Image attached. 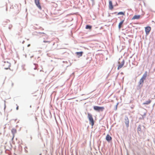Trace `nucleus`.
<instances>
[{"mask_svg": "<svg viewBox=\"0 0 155 155\" xmlns=\"http://www.w3.org/2000/svg\"><path fill=\"white\" fill-rule=\"evenodd\" d=\"M147 72H145L143 74L141 78L140 79L138 85L137 87V89L138 90L140 89L142 86L144 80L146 78L147 76Z\"/></svg>", "mask_w": 155, "mask_h": 155, "instance_id": "nucleus-1", "label": "nucleus"}, {"mask_svg": "<svg viewBox=\"0 0 155 155\" xmlns=\"http://www.w3.org/2000/svg\"><path fill=\"white\" fill-rule=\"evenodd\" d=\"M4 63L5 64H4V66H5V69L7 70L9 69V68L11 66V64L8 61H5Z\"/></svg>", "mask_w": 155, "mask_h": 155, "instance_id": "nucleus-2", "label": "nucleus"}, {"mask_svg": "<svg viewBox=\"0 0 155 155\" xmlns=\"http://www.w3.org/2000/svg\"><path fill=\"white\" fill-rule=\"evenodd\" d=\"M35 4L36 5V6L40 10H41V6L40 0L36 1H34Z\"/></svg>", "mask_w": 155, "mask_h": 155, "instance_id": "nucleus-3", "label": "nucleus"}, {"mask_svg": "<svg viewBox=\"0 0 155 155\" xmlns=\"http://www.w3.org/2000/svg\"><path fill=\"white\" fill-rule=\"evenodd\" d=\"M118 63L119 64L118 68H117V69L119 70L120 68H121L124 65V61L123 59L122 61L121 62V63H120V62L118 61Z\"/></svg>", "mask_w": 155, "mask_h": 155, "instance_id": "nucleus-4", "label": "nucleus"}, {"mask_svg": "<svg viewBox=\"0 0 155 155\" xmlns=\"http://www.w3.org/2000/svg\"><path fill=\"white\" fill-rule=\"evenodd\" d=\"M151 30V27L150 26H147L145 28V31L146 35H148Z\"/></svg>", "mask_w": 155, "mask_h": 155, "instance_id": "nucleus-5", "label": "nucleus"}, {"mask_svg": "<svg viewBox=\"0 0 155 155\" xmlns=\"http://www.w3.org/2000/svg\"><path fill=\"white\" fill-rule=\"evenodd\" d=\"M109 8L110 10H112L113 9V5L112 2V1H109Z\"/></svg>", "mask_w": 155, "mask_h": 155, "instance_id": "nucleus-6", "label": "nucleus"}, {"mask_svg": "<svg viewBox=\"0 0 155 155\" xmlns=\"http://www.w3.org/2000/svg\"><path fill=\"white\" fill-rule=\"evenodd\" d=\"M140 15H135L132 18V20H134V19H138L140 18Z\"/></svg>", "mask_w": 155, "mask_h": 155, "instance_id": "nucleus-7", "label": "nucleus"}, {"mask_svg": "<svg viewBox=\"0 0 155 155\" xmlns=\"http://www.w3.org/2000/svg\"><path fill=\"white\" fill-rule=\"evenodd\" d=\"M15 8H16V7L15 6L14 7L13 5H12L10 7V11L14 12H16V11L14 9Z\"/></svg>", "mask_w": 155, "mask_h": 155, "instance_id": "nucleus-8", "label": "nucleus"}, {"mask_svg": "<svg viewBox=\"0 0 155 155\" xmlns=\"http://www.w3.org/2000/svg\"><path fill=\"white\" fill-rule=\"evenodd\" d=\"M124 19L121 21L119 24L118 27L119 29H120L121 27V26L124 21Z\"/></svg>", "mask_w": 155, "mask_h": 155, "instance_id": "nucleus-9", "label": "nucleus"}, {"mask_svg": "<svg viewBox=\"0 0 155 155\" xmlns=\"http://www.w3.org/2000/svg\"><path fill=\"white\" fill-rule=\"evenodd\" d=\"M83 53V51H80L76 52L75 54L77 56H78V57H79L82 56Z\"/></svg>", "mask_w": 155, "mask_h": 155, "instance_id": "nucleus-10", "label": "nucleus"}, {"mask_svg": "<svg viewBox=\"0 0 155 155\" xmlns=\"http://www.w3.org/2000/svg\"><path fill=\"white\" fill-rule=\"evenodd\" d=\"M151 102V101L150 100H149L148 101H146L144 102L143 103V104H149Z\"/></svg>", "mask_w": 155, "mask_h": 155, "instance_id": "nucleus-11", "label": "nucleus"}, {"mask_svg": "<svg viewBox=\"0 0 155 155\" xmlns=\"http://www.w3.org/2000/svg\"><path fill=\"white\" fill-rule=\"evenodd\" d=\"M92 28V26L89 25H87L85 27V28L86 29H91Z\"/></svg>", "mask_w": 155, "mask_h": 155, "instance_id": "nucleus-12", "label": "nucleus"}, {"mask_svg": "<svg viewBox=\"0 0 155 155\" xmlns=\"http://www.w3.org/2000/svg\"><path fill=\"white\" fill-rule=\"evenodd\" d=\"M117 15H125V12H120L117 13Z\"/></svg>", "mask_w": 155, "mask_h": 155, "instance_id": "nucleus-13", "label": "nucleus"}, {"mask_svg": "<svg viewBox=\"0 0 155 155\" xmlns=\"http://www.w3.org/2000/svg\"><path fill=\"white\" fill-rule=\"evenodd\" d=\"M8 21H10L9 20H7V21H4L3 22V25H5V23H7Z\"/></svg>", "mask_w": 155, "mask_h": 155, "instance_id": "nucleus-14", "label": "nucleus"}, {"mask_svg": "<svg viewBox=\"0 0 155 155\" xmlns=\"http://www.w3.org/2000/svg\"><path fill=\"white\" fill-rule=\"evenodd\" d=\"M12 27V25H10L8 26V28L9 29L11 30Z\"/></svg>", "mask_w": 155, "mask_h": 155, "instance_id": "nucleus-15", "label": "nucleus"}, {"mask_svg": "<svg viewBox=\"0 0 155 155\" xmlns=\"http://www.w3.org/2000/svg\"><path fill=\"white\" fill-rule=\"evenodd\" d=\"M43 42H45H45H48V43H50V41H46V40H44Z\"/></svg>", "mask_w": 155, "mask_h": 155, "instance_id": "nucleus-16", "label": "nucleus"}, {"mask_svg": "<svg viewBox=\"0 0 155 155\" xmlns=\"http://www.w3.org/2000/svg\"><path fill=\"white\" fill-rule=\"evenodd\" d=\"M38 33L39 34H45V33H44V32H38Z\"/></svg>", "mask_w": 155, "mask_h": 155, "instance_id": "nucleus-17", "label": "nucleus"}, {"mask_svg": "<svg viewBox=\"0 0 155 155\" xmlns=\"http://www.w3.org/2000/svg\"><path fill=\"white\" fill-rule=\"evenodd\" d=\"M5 101H4V102H5V103H4V107H6V105H5Z\"/></svg>", "mask_w": 155, "mask_h": 155, "instance_id": "nucleus-18", "label": "nucleus"}, {"mask_svg": "<svg viewBox=\"0 0 155 155\" xmlns=\"http://www.w3.org/2000/svg\"><path fill=\"white\" fill-rule=\"evenodd\" d=\"M30 46V44H28V45L27 46H28V47H29Z\"/></svg>", "mask_w": 155, "mask_h": 155, "instance_id": "nucleus-19", "label": "nucleus"}, {"mask_svg": "<svg viewBox=\"0 0 155 155\" xmlns=\"http://www.w3.org/2000/svg\"><path fill=\"white\" fill-rule=\"evenodd\" d=\"M25 41H23L22 42V44H24L25 42Z\"/></svg>", "mask_w": 155, "mask_h": 155, "instance_id": "nucleus-20", "label": "nucleus"}, {"mask_svg": "<svg viewBox=\"0 0 155 155\" xmlns=\"http://www.w3.org/2000/svg\"><path fill=\"white\" fill-rule=\"evenodd\" d=\"M118 104V103H117V104L115 105V107H117V106Z\"/></svg>", "mask_w": 155, "mask_h": 155, "instance_id": "nucleus-21", "label": "nucleus"}, {"mask_svg": "<svg viewBox=\"0 0 155 155\" xmlns=\"http://www.w3.org/2000/svg\"><path fill=\"white\" fill-rule=\"evenodd\" d=\"M116 13H117V12H114V13H113V14H116Z\"/></svg>", "mask_w": 155, "mask_h": 155, "instance_id": "nucleus-22", "label": "nucleus"}, {"mask_svg": "<svg viewBox=\"0 0 155 155\" xmlns=\"http://www.w3.org/2000/svg\"><path fill=\"white\" fill-rule=\"evenodd\" d=\"M74 72H73V73L72 74H71V75H74Z\"/></svg>", "mask_w": 155, "mask_h": 155, "instance_id": "nucleus-23", "label": "nucleus"}, {"mask_svg": "<svg viewBox=\"0 0 155 155\" xmlns=\"http://www.w3.org/2000/svg\"><path fill=\"white\" fill-rule=\"evenodd\" d=\"M91 1L92 2H94V0H91Z\"/></svg>", "mask_w": 155, "mask_h": 155, "instance_id": "nucleus-24", "label": "nucleus"}, {"mask_svg": "<svg viewBox=\"0 0 155 155\" xmlns=\"http://www.w3.org/2000/svg\"><path fill=\"white\" fill-rule=\"evenodd\" d=\"M23 70H25V68H23Z\"/></svg>", "mask_w": 155, "mask_h": 155, "instance_id": "nucleus-25", "label": "nucleus"}, {"mask_svg": "<svg viewBox=\"0 0 155 155\" xmlns=\"http://www.w3.org/2000/svg\"><path fill=\"white\" fill-rule=\"evenodd\" d=\"M93 107H98V106H94Z\"/></svg>", "mask_w": 155, "mask_h": 155, "instance_id": "nucleus-26", "label": "nucleus"}, {"mask_svg": "<svg viewBox=\"0 0 155 155\" xmlns=\"http://www.w3.org/2000/svg\"><path fill=\"white\" fill-rule=\"evenodd\" d=\"M6 11L7 10V7H6Z\"/></svg>", "mask_w": 155, "mask_h": 155, "instance_id": "nucleus-27", "label": "nucleus"}, {"mask_svg": "<svg viewBox=\"0 0 155 155\" xmlns=\"http://www.w3.org/2000/svg\"><path fill=\"white\" fill-rule=\"evenodd\" d=\"M117 5V3H116V5Z\"/></svg>", "mask_w": 155, "mask_h": 155, "instance_id": "nucleus-28", "label": "nucleus"}, {"mask_svg": "<svg viewBox=\"0 0 155 155\" xmlns=\"http://www.w3.org/2000/svg\"><path fill=\"white\" fill-rule=\"evenodd\" d=\"M117 5V3H116V5Z\"/></svg>", "mask_w": 155, "mask_h": 155, "instance_id": "nucleus-29", "label": "nucleus"}, {"mask_svg": "<svg viewBox=\"0 0 155 155\" xmlns=\"http://www.w3.org/2000/svg\"><path fill=\"white\" fill-rule=\"evenodd\" d=\"M29 40V39H27V40Z\"/></svg>", "mask_w": 155, "mask_h": 155, "instance_id": "nucleus-30", "label": "nucleus"}, {"mask_svg": "<svg viewBox=\"0 0 155 155\" xmlns=\"http://www.w3.org/2000/svg\"><path fill=\"white\" fill-rule=\"evenodd\" d=\"M13 84L12 83V85H13Z\"/></svg>", "mask_w": 155, "mask_h": 155, "instance_id": "nucleus-31", "label": "nucleus"}, {"mask_svg": "<svg viewBox=\"0 0 155 155\" xmlns=\"http://www.w3.org/2000/svg\"><path fill=\"white\" fill-rule=\"evenodd\" d=\"M34 69H36L35 68H34Z\"/></svg>", "mask_w": 155, "mask_h": 155, "instance_id": "nucleus-32", "label": "nucleus"}]
</instances>
